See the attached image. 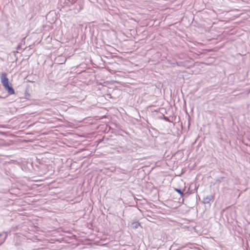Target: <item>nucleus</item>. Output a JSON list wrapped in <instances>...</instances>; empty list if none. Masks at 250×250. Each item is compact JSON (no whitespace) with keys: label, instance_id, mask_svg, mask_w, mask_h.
<instances>
[{"label":"nucleus","instance_id":"f257e3e1","mask_svg":"<svg viewBox=\"0 0 250 250\" xmlns=\"http://www.w3.org/2000/svg\"><path fill=\"white\" fill-rule=\"evenodd\" d=\"M1 83L3 86L5 90L7 91L9 94H15V90L11 85V83H9L8 79L7 77V74L3 73L0 76Z\"/></svg>","mask_w":250,"mask_h":250},{"label":"nucleus","instance_id":"f03ea898","mask_svg":"<svg viewBox=\"0 0 250 250\" xmlns=\"http://www.w3.org/2000/svg\"><path fill=\"white\" fill-rule=\"evenodd\" d=\"M175 190L176 191H177L178 193H179L182 196H183L184 195L183 192L180 189L175 188Z\"/></svg>","mask_w":250,"mask_h":250}]
</instances>
